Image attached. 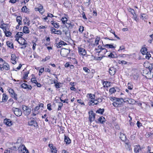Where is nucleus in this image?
Here are the masks:
<instances>
[{
  "label": "nucleus",
  "mask_w": 153,
  "mask_h": 153,
  "mask_svg": "<svg viewBox=\"0 0 153 153\" xmlns=\"http://www.w3.org/2000/svg\"><path fill=\"white\" fill-rule=\"evenodd\" d=\"M95 53L97 54L98 56L99 60L101 59L102 57L105 56L106 53L108 52V50L104 48H103L100 45H99L97 48L95 49Z\"/></svg>",
  "instance_id": "nucleus-1"
},
{
  "label": "nucleus",
  "mask_w": 153,
  "mask_h": 153,
  "mask_svg": "<svg viewBox=\"0 0 153 153\" xmlns=\"http://www.w3.org/2000/svg\"><path fill=\"white\" fill-rule=\"evenodd\" d=\"M142 48L140 50V52L143 55H145V59H149L151 56V55L150 54L149 52L148 51L147 48L145 47L146 45H144Z\"/></svg>",
  "instance_id": "nucleus-2"
},
{
  "label": "nucleus",
  "mask_w": 153,
  "mask_h": 153,
  "mask_svg": "<svg viewBox=\"0 0 153 153\" xmlns=\"http://www.w3.org/2000/svg\"><path fill=\"white\" fill-rule=\"evenodd\" d=\"M28 125L33 127L36 128H37L39 127L38 123L36 121V120L33 117L30 118L28 120Z\"/></svg>",
  "instance_id": "nucleus-3"
},
{
  "label": "nucleus",
  "mask_w": 153,
  "mask_h": 153,
  "mask_svg": "<svg viewBox=\"0 0 153 153\" xmlns=\"http://www.w3.org/2000/svg\"><path fill=\"white\" fill-rule=\"evenodd\" d=\"M10 70V65L5 61H4L3 64H0V70L1 71H6Z\"/></svg>",
  "instance_id": "nucleus-4"
},
{
  "label": "nucleus",
  "mask_w": 153,
  "mask_h": 153,
  "mask_svg": "<svg viewBox=\"0 0 153 153\" xmlns=\"http://www.w3.org/2000/svg\"><path fill=\"white\" fill-rule=\"evenodd\" d=\"M134 147V151L135 153H145L143 150L144 147H141L139 145H136Z\"/></svg>",
  "instance_id": "nucleus-5"
},
{
  "label": "nucleus",
  "mask_w": 153,
  "mask_h": 153,
  "mask_svg": "<svg viewBox=\"0 0 153 153\" xmlns=\"http://www.w3.org/2000/svg\"><path fill=\"white\" fill-rule=\"evenodd\" d=\"M7 90L10 97L13 98L14 100H17V95L15 93L13 89L8 87L7 88Z\"/></svg>",
  "instance_id": "nucleus-6"
},
{
  "label": "nucleus",
  "mask_w": 153,
  "mask_h": 153,
  "mask_svg": "<svg viewBox=\"0 0 153 153\" xmlns=\"http://www.w3.org/2000/svg\"><path fill=\"white\" fill-rule=\"evenodd\" d=\"M21 45L23 46L21 47V49H25L27 45V43L26 40L23 38H20L18 41H16Z\"/></svg>",
  "instance_id": "nucleus-7"
},
{
  "label": "nucleus",
  "mask_w": 153,
  "mask_h": 153,
  "mask_svg": "<svg viewBox=\"0 0 153 153\" xmlns=\"http://www.w3.org/2000/svg\"><path fill=\"white\" fill-rule=\"evenodd\" d=\"M89 115L88 119L90 123H91L95 120L96 114L92 110L88 112Z\"/></svg>",
  "instance_id": "nucleus-8"
},
{
  "label": "nucleus",
  "mask_w": 153,
  "mask_h": 153,
  "mask_svg": "<svg viewBox=\"0 0 153 153\" xmlns=\"http://www.w3.org/2000/svg\"><path fill=\"white\" fill-rule=\"evenodd\" d=\"M78 53L80 56H85L87 53L86 50L85 48L82 47L81 45L78 47Z\"/></svg>",
  "instance_id": "nucleus-9"
},
{
  "label": "nucleus",
  "mask_w": 153,
  "mask_h": 153,
  "mask_svg": "<svg viewBox=\"0 0 153 153\" xmlns=\"http://www.w3.org/2000/svg\"><path fill=\"white\" fill-rule=\"evenodd\" d=\"M38 7H36L34 8V10L36 11H38L41 14L43 15L45 11V9L43 8V6L41 4H38Z\"/></svg>",
  "instance_id": "nucleus-10"
},
{
  "label": "nucleus",
  "mask_w": 153,
  "mask_h": 153,
  "mask_svg": "<svg viewBox=\"0 0 153 153\" xmlns=\"http://www.w3.org/2000/svg\"><path fill=\"white\" fill-rule=\"evenodd\" d=\"M44 107V104L42 103H40L33 109L39 113L43 110Z\"/></svg>",
  "instance_id": "nucleus-11"
},
{
  "label": "nucleus",
  "mask_w": 153,
  "mask_h": 153,
  "mask_svg": "<svg viewBox=\"0 0 153 153\" xmlns=\"http://www.w3.org/2000/svg\"><path fill=\"white\" fill-rule=\"evenodd\" d=\"M70 52V49L63 48L61 50L60 54L62 56L65 57L68 56Z\"/></svg>",
  "instance_id": "nucleus-12"
},
{
  "label": "nucleus",
  "mask_w": 153,
  "mask_h": 153,
  "mask_svg": "<svg viewBox=\"0 0 153 153\" xmlns=\"http://www.w3.org/2000/svg\"><path fill=\"white\" fill-rule=\"evenodd\" d=\"M22 108L23 112L25 115L28 116L30 114L31 110L29 107L26 105H22Z\"/></svg>",
  "instance_id": "nucleus-13"
},
{
  "label": "nucleus",
  "mask_w": 153,
  "mask_h": 153,
  "mask_svg": "<svg viewBox=\"0 0 153 153\" xmlns=\"http://www.w3.org/2000/svg\"><path fill=\"white\" fill-rule=\"evenodd\" d=\"M128 10L131 13L132 15H133L132 18L134 20L136 21H138V18L137 15L136 14L134 10L133 9L129 8L128 9Z\"/></svg>",
  "instance_id": "nucleus-14"
},
{
  "label": "nucleus",
  "mask_w": 153,
  "mask_h": 153,
  "mask_svg": "<svg viewBox=\"0 0 153 153\" xmlns=\"http://www.w3.org/2000/svg\"><path fill=\"white\" fill-rule=\"evenodd\" d=\"M50 31L51 34H56L61 35L62 34V32L61 30L56 29L54 27L51 28Z\"/></svg>",
  "instance_id": "nucleus-15"
},
{
  "label": "nucleus",
  "mask_w": 153,
  "mask_h": 153,
  "mask_svg": "<svg viewBox=\"0 0 153 153\" xmlns=\"http://www.w3.org/2000/svg\"><path fill=\"white\" fill-rule=\"evenodd\" d=\"M12 111L17 116L19 117L22 115V111L19 108L13 107L12 108Z\"/></svg>",
  "instance_id": "nucleus-16"
},
{
  "label": "nucleus",
  "mask_w": 153,
  "mask_h": 153,
  "mask_svg": "<svg viewBox=\"0 0 153 153\" xmlns=\"http://www.w3.org/2000/svg\"><path fill=\"white\" fill-rule=\"evenodd\" d=\"M121 99L117 98L116 101L112 103L113 105L115 107H120L122 104V102L121 101Z\"/></svg>",
  "instance_id": "nucleus-17"
},
{
  "label": "nucleus",
  "mask_w": 153,
  "mask_h": 153,
  "mask_svg": "<svg viewBox=\"0 0 153 153\" xmlns=\"http://www.w3.org/2000/svg\"><path fill=\"white\" fill-rule=\"evenodd\" d=\"M11 62L13 64H16L17 63V61L18 59V57H17L15 54L13 53L11 55Z\"/></svg>",
  "instance_id": "nucleus-18"
},
{
  "label": "nucleus",
  "mask_w": 153,
  "mask_h": 153,
  "mask_svg": "<svg viewBox=\"0 0 153 153\" xmlns=\"http://www.w3.org/2000/svg\"><path fill=\"white\" fill-rule=\"evenodd\" d=\"M48 146L50 148L51 153H57L58 150L56 147L53 144L49 143Z\"/></svg>",
  "instance_id": "nucleus-19"
},
{
  "label": "nucleus",
  "mask_w": 153,
  "mask_h": 153,
  "mask_svg": "<svg viewBox=\"0 0 153 153\" xmlns=\"http://www.w3.org/2000/svg\"><path fill=\"white\" fill-rule=\"evenodd\" d=\"M101 82L103 85V87L105 88H108L111 85V82L105 81L103 80H102Z\"/></svg>",
  "instance_id": "nucleus-20"
},
{
  "label": "nucleus",
  "mask_w": 153,
  "mask_h": 153,
  "mask_svg": "<svg viewBox=\"0 0 153 153\" xmlns=\"http://www.w3.org/2000/svg\"><path fill=\"white\" fill-rule=\"evenodd\" d=\"M22 79L23 80H27L28 78V75L29 74V71H25L24 70L22 71Z\"/></svg>",
  "instance_id": "nucleus-21"
},
{
  "label": "nucleus",
  "mask_w": 153,
  "mask_h": 153,
  "mask_svg": "<svg viewBox=\"0 0 153 153\" xmlns=\"http://www.w3.org/2000/svg\"><path fill=\"white\" fill-rule=\"evenodd\" d=\"M105 118L102 116H101L97 120H95L96 123H100L101 124L104 123L105 121Z\"/></svg>",
  "instance_id": "nucleus-22"
},
{
  "label": "nucleus",
  "mask_w": 153,
  "mask_h": 153,
  "mask_svg": "<svg viewBox=\"0 0 153 153\" xmlns=\"http://www.w3.org/2000/svg\"><path fill=\"white\" fill-rule=\"evenodd\" d=\"M21 87L25 89L31 90L32 87L31 85H29L25 83H23L22 84Z\"/></svg>",
  "instance_id": "nucleus-23"
},
{
  "label": "nucleus",
  "mask_w": 153,
  "mask_h": 153,
  "mask_svg": "<svg viewBox=\"0 0 153 153\" xmlns=\"http://www.w3.org/2000/svg\"><path fill=\"white\" fill-rule=\"evenodd\" d=\"M52 20L51 21V23L55 28L58 29L60 27L59 24L54 21V19H52Z\"/></svg>",
  "instance_id": "nucleus-24"
},
{
  "label": "nucleus",
  "mask_w": 153,
  "mask_h": 153,
  "mask_svg": "<svg viewBox=\"0 0 153 153\" xmlns=\"http://www.w3.org/2000/svg\"><path fill=\"white\" fill-rule=\"evenodd\" d=\"M16 21L18 23V25L16 26V28L19 26L22 25V18L21 16H17L16 17Z\"/></svg>",
  "instance_id": "nucleus-25"
},
{
  "label": "nucleus",
  "mask_w": 153,
  "mask_h": 153,
  "mask_svg": "<svg viewBox=\"0 0 153 153\" xmlns=\"http://www.w3.org/2000/svg\"><path fill=\"white\" fill-rule=\"evenodd\" d=\"M31 78L30 79V81L33 84H35L37 82V78L34 74H32L31 75Z\"/></svg>",
  "instance_id": "nucleus-26"
},
{
  "label": "nucleus",
  "mask_w": 153,
  "mask_h": 153,
  "mask_svg": "<svg viewBox=\"0 0 153 153\" xmlns=\"http://www.w3.org/2000/svg\"><path fill=\"white\" fill-rule=\"evenodd\" d=\"M23 33L22 32H18L14 36L16 41H18L20 38H22V36L23 35Z\"/></svg>",
  "instance_id": "nucleus-27"
},
{
  "label": "nucleus",
  "mask_w": 153,
  "mask_h": 153,
  "mask_svg": "<svg viewBox=\"0 0 153 153\" xmlns=\"http://www.w3.org/2000/svg\"><path fill=\"white\" fill-rule=\"evenodd\" d=\"M100 40V36H97L95 38L94 42L93 44V47L97 46L99 45V42Z\"/></svg>",
  "instance_id": "nucleus-28"
},
{
  "label": "nucleus",
  "mask_w": 153,
  "mask_h": 153,
  "mask_svg": "<svg viewBox=\"0 0 153 153\" xmlns=\"http://www.w3.org/2000/svg\"><path fill=\"white\" fill-rule=\"evenodd\" d=\"M64 15L65 17H62L61 19L62 23L63 25H65L67 24V22L68 21V19L66 17H68V15L66 14H64Z\"/></svg>",
  "instance_id": "nucleus-29"
},
{
  "label": "nucleus",
  "mask_w": 153,
  "mask_h": 153,
  "mask_svg": "<svg viewBox=\"0 0 153 153\" xmlns=\"http://www.w3.org/2000/svg\"><path fill=\"white\" fill-rule=\"evenodd\" d=\"M53 83L54 84V86L56 89H58L61 87V86L60 85L61 83L60 82H58L57 80H55L53 81V82L51 83V84H52Z\"/></svg>",
  "instance_id": "nucleus-30"
},
{
  "label": "nucleus",
  "mask_w": 153,
  "mask_h": 153,
  "mask_svg": "<svg viewBox=\"0 0 153 153\" xmlns=\"http://www.w3.org/2000/svg\"><path fill=\"white\" fill-rule=\"evenodd\" d=\"M19 148L21 149V151L23 153H29L28 150L25 147V145L23 144L20 146Z\"/></svg>",
  "instance_id": "nucleus-31"
},
{
  "label": "nucleus",
  "mask_w": 153,
  "mask_h": 153,
  "mask_svg": "<svg viewBox=\"0 0 153 153\" xmlns=\"http://www.w3.org/2000/svg\"><path fill=\"white\" fill-rule=\"evenodd\" d=\"M0 27L2 29L4 32L9 30L8 25L5 23H3L1 25Z\"/></svg>",
  "instance_id": "nucleus-32"
},
{
  "label": "nucleus",
  "mask_w": 153,
  "mask_h": 153,
  "mask_svg": "<svg viewBox=\"0 0 153 153\" xmlns=\"http://www.w3.org/2000/svg\"><path fill=\"white\" fill-rule=\"evenodd\" d=\"M4 122L6 125L8 126H10L12 125V122L9 119H5L4 120Z\"/></svg>",
  "instance_id": "nucleus-33"
},
{
  "label": "nucleus",
  "mask_w": 153,
  "mask_h": 153,
  "mask_svg": "<svg viewBox=\"0 0 153 153\" xmlns=\"http://www.w3.org/2000/svg\"><path fill=\"white\" fill-rule=\"evenodd\" d=\"M99 102V101L97 100H91L89 101L88 105L89 106L91 105H97Z\"/></svg>",
  "instance_id": "nucleus-34"
},
{
  "label": "nucleus",
  "mask_w": 153,
  "mask_h": 153,
  "mask_svg": "<svg viewBox=\"0 0 153 153\" xmlns=\"http://www.w3.org/2000/svg\"><path fill=\"white\" fill-rule=\"evenodd\" d=\"M23 22L25 26H29L30 25V20L29 18L25 17L23 19Z\"/></svg>",
  "instance_id": "nucleus-35"
},
{
  "label": "nucleus",
  "mask_w": 153,
  "mask_h": 153,
  "mask_svg": "<svg viewBox=\"0 0 153 153\" xmlns=\"http://www.w3.org/2000/svg\"><path fill=\"white\" fill-rule=\"evenodd\" d=\"M64 142L66 144H69L71 143V140L69 138V137L66 135L65 134H64Z\"/></svg>",
  "instance_id": "nucleus-36"
},
{
  "label": "nucleus",
  "mask_w": 153,
  "mask_h": 153,
  "mask_svg": "<svg viewBox=\"0 0 153 153\" xmlns=\"http://www.w3.org/2000/svg\"><path fill=\"white\" fill-rule=\"evenodd\" d=\"M8 96L7 94L6 93H3L2 94V102H6L8 100Z\"/></svg>",
  "instance_id": "nucleus-37"
},
{
  "label": "nucleus",
  "mask_w": 153,
  "mask_h": 153,
  "mask_svg": "<svg viewBox=\"0 0 153 153\" xmlns=\"http://www.w3.org/2000/svg\"><path fill=\"white\" fill-rule=\"evenodd\" d=\"M27 26H25L23 27L22 29V32L23 33L25 34H28L29 33L30 31L28 27Z\"/></svg>",
  "instance_id": "nucleus-38"
},
{
  "label": "nucleus",
  "mask_w": 153,
  "mask_h": 153,
  "mask_svg": "<svg viewBox=\"0 0 153 153\" xmlns=\"http://www.w3.org/2000/svg\"><path fill=\"white\" fill-rule=\"evenodd\" d=\"M116 71V69L113 67L110 68L109 71V74L111 76L114 75L115 74Z\"/></svg>",
  "instance_id": "nucleus-39"
},
{
  "label": "nucleus",
  "mask_w": 153,
  "mask_h": 153,
  "mask_svg": "<svg viewBox=\"0 0 153 153\" xmlns=\"http://www.w3.org/2000/svg\"><path fill=\"white\" fill-rule=\"evenodd\" d=\"M103 47L107 48L115 49L116 47L114 45V44H107L103 45Z\"/></svg>",
  "instance_id": "nucleus-40"
},
{
  "label": "nucleus",
  "mask_w": 153,
  "mask_h": 153,
  "mask_svg": "<svg viewBox=\"0 0 153 153\" xmlns=\"http://www.w3.org/2000/svg\"><path fill=\"white\" fill-rule=\"evenodd\" d=\"M21 11L22 12L25 13H28L30 12L29 9L26 6L23 7L21 9Z\"/></svg>",
  "instance_id": "nucleus-41"
},
{
  "label": "nucleus",
  "mask_w": 153,
  "mask_h": 153,
  "mask_svg": "<svg viewBox=\"0 0 153 153\" xmlns=\"http://www.w3.org/2000/svg\"><path fill=\"white\" fill-rule=\"evenodd\" d=\"M148 16L145 13H141L140 14V18L141 19L145 20L148 19Z\"/></svg>",
  "instance_id": "nucleus-42"
},
{
  "label": "nucleus",
  "mask_w": 153,
  "mask_h": 153,
  "mask_svg": "<svg viewBox=\"0 0 153 153\" xmlns=\"http://www.w3.org/2000/svg\"><path fill=\"white\" fill-rule=\"evenodd\" d=\"M67 44L63 41H61L57 44L56 46L58 48H61L62 45H65Z\"/></svg>",
  "instance_id": "nucleus-43"
},
{
  "label": "nucleus",
  "mask_w": 153,
  "mask_h": 153,
  "mask_svg": "<svg viewBox=\"0 0 153 153\" xmlns=\"http://www.w3.org/2000/svg\"><path fill=\"white\" fill-rule=\"evenodd\" d=\"M6 44L7 46L10 49H14L13 44L12 42L10 41H7Z\"/></svg>",
  "instance_id": "nucleus-44"
},
{
  "label": "nucleus",
  "mask_w": 153,
  "mask_h": 153,
  "mask_svg": "<svg viewBox=\"0 0 153 153\" xmlns=\"http://www.w3.org/2000/svg\"><path fill=\"white\" fill-rule=\"evenodd\" d=\"M115 87H113L111 88L109 90V94H115L116 92V89Z\"/></svg>",
  "instance_id": "nucleus-45"
},
{
  "label": "nucleus",
  "mask_w": 153,
  "mask_h": 153,
  "mask_svg": "<svg viewBox=\"0 0 153 153\" xmlns=\"http://www.w3.org/2000/svg\"><path fill=\"white\" fill-rule=\"evenodd\" d=\"M119 56L121 57H126L128 59H130V56H131V54H120L119 55Z\"/></svg>",
  "instance_id": "nucleus-46"
},
{
  "label": "nucleus",
  "mask_w": 153,
  "mask_h": 153,
  "mask_svg": "<svg viewBox=\"0 0 153 153\" xmlns=\"http://www.w3.org/2000/svg\"><path fill=\"white\" fill-rule=\"evenodd\" d=\"M87 96L91 100H95V95L94 94L88 93L87 94Z\"/></svg>",
  "instance_id": "nucleus-47"
},
{
  "label": "nucleus",
  "mask_w": 153,
  "mask_h": 153,
  "mask_svg": "<svg viewBox=\"0 0 153 153\" xmlns=\"http://www.w3.org/2000/svg\"><path fill=\"white\" fill-rule=\"evenodd\" d=\"M128 88V89L131 90L133 88V85L132 82H128L127 84Z\"/></svg>",
  "instance_id": "nucleus-48"
},
{
  "label": "nucleus",
  "mask_w": 153,
  "mask_h": 153,
  "mask_svg": "<svg viewBox=\"0 0 153 153\" xmlns=\"http://www.w3.org/2000/svg\"><path fill=\"white\" fill-rule=\"evenodd\" d=\"M104 111V108L101 109L100 108L96 111V113L100 114L101 115L102 114Z\"/></svg>",
  "instance_id": "nucleus-49"
},
{
  "label": "nucleus",
  "mask_w": 153,
  "mask_h": 153,
  "mask_svg": "<svg viewBox=\"0 0 153 153\" xmlns=\"http://www.w3.org/2000/svg\"><path fill=\"white\" fill-rule=\"evenodd\" d=\"M4 33H5V36L7 37L10 36L12 34L11 32L8 30L4 32Z\"/></svg>",
  "instance_id": "nucleus-50"
},
{
  "label": "nucleus",
  "mask_w": 153,
  "mask_h": 153,
  "mask_svg": "<svg viewBox=\"0 0 153 153\" xmlns=\"http://www.w3.org/2000/svg\"><path fill=\"white\" fill-rule=\"evenodd\" d=\"M65 127L61 126L59 127V132L60 133H63L65 132V130H64Z\"/></svg>",
  "instance_id": "nucleus-51"
},
{
  "label": "nucleus",
  "mask_w": 153,
  "mask_h": 153,
  "mask_svg": "<svg viewBox=\"0 0 153 153\" xmlns=\"http://www.w3.org/2000/svg\"><path fill=\"white\" fill-rule=\"evenodd\" d=\"M110 32L111 33H112L113 34H114V36L116 38H117V39H120V38L118 36H117V35L115 33V32L112 29H111L110 30Z\"/></svg>",
  "instance_id": "nucleus-52"
},
{
  "label": "nucleus",
  "mask_w": 153,
  "mask_h": 153,
  "mask_svg": "<svg viewBox=\"0 0 153 153\" xmlns=\"http://www.w3.org/2000/svg\"><path fill=\"white\" fill-rule=\"evenodd\" d=\"M120 137L121 140L122 141H123L124 140L126 137L125 134H123L121 133Z\"/></svg>",
  "instance_id": "nucleus-53"
},
{
  "label": "nucleus",
  "mask_w": 153,
  "mask_h": 153,
  "mask_svg": "<svg viewBox=\"0 0 153 153\" xmlns=\"http://www.w3.org/2000/svg\"><path fill=\"white\" fill-rule=\"evenodd\" d=\"M117 62L119 64H121L122 65H126L127 64V62L124 60L120 61V60H118Z\"/></svg>",
  "instance_id": "nucleus-54"
},
{
  "label": "nucleus",
  "mask_w": 153,
  "mask_h": 153,
  "mask_svg": "<svg viewBox=\"0 0 153 153\" xmlns=\"http://www.w3.org/2000/svg\"><path fill=\"white\" fill-rule=\"evenodd\" d=\"M50 56H46L45 58L42 59V62H45L47 60H48L50 59Z\"/></svg>",
  "instance_id": "nucleus-55"
},
{
  "label": "nucleus",
  "mask_w": 153,
  "mask_h": 153,
  "mask_svg": "<svg viewBox=\"0 0 153 153\" xmlns=\"http://www.w3.org/2000/svg\"><path fill=\"white\" fill-rule=\"evenodd\" d=\"M83 70L86 73H89L90 70L87 67H84L83 68Z\"/></svg>",
  "instance_id": "nucleus-56"
},
{
  "label": "nucleus",
  "mask_w": 153,
  "mask_h": 153,
  "mask_svg": "<svg viewBox=\"0 0 153 153\" xmlns=\"http://www.w3.org/2000/svg\"><path fill=\"white\" fill-rule=\"evenodd\" d=\"M125 146L126 149H128L130 150V149L131 146L130 143L128 142L125 143Z\"/></svg>",
  "instance_id": "nucleus-57"
},
{
  "label": "nucleus",
  "mask_w": 153,
  "mask_h": 153,
  "mask_svg": "<svg viewBox=\"0 0 153 153\" xmlns=\"http://www.w3.org/2000/svg\"><path fill=\"white\" fill-rule=\"evenodd\" d=\"M84 30V27L82 26H80L79 28V32L82 33Z\"/></svg>",
  "instance_id": "nucleus-58"
},
{
  "label": "nucleus",
  "mask_w": 153,
  "mask_h": 153,
  "mask_svg": "<svg viewBox=\"0 0 153 153\" xmlns=\"http://www.w3.org/2000/svg\"><path fill=\"white\" fill-rule=\"evenodd\" d=\"M77 102L78 103L80 104H81L82 105H85V103L83 102V101L81 99L77 100Z\"/></svg>",
  "instance_id": "nucleus-59"
},
{
  "label": "nucleus",
  "mask_w": 153,
  "mask_h": 153,
  "mask_svg": "<svg viewBox=\"0 0 153 153\" xmlns=\"http://www.w3.org/2000/svg\"><path fill=\"white\" fill-rule=\"evenodd\" d=\"M150 66H149L148 67H146V68H148L149 70V71L151 72L153 68V66L152 64H150Z\"/></svg>",
  "instance_id": "nucleus-60"
},
{
  "label": "nucleus",
  "mask_w": 153,
  "mask_h": 153,
  "mask_svg": "<svg viewBox=\"0 0 153 153\" xmlns=\"http://www.w3.org/2000/svg\"><path fill=\"white\" fill-rule=\"evenodd\" d=\"M72 60H73V64L74 65H78V62L77 60H76L75 58H74L72 59Z\"/></svg>",
  "instance_id": "nucleus-61"
},
{
  "label": "nucleus",
  "mask_w": 153,
  "mask_h": 153,
  "mask_svg": "<svg viewBox=\"0 0 153 153\" xmlns=\"http://www.w3.org/2000/svg\"><path fill=\"white\" fill-rule=\"evenodd\" d=\"M20 0H10L9 1V3L12 4H15L16 2H19Z\"/></svg>",
  "instance_id": "nucleus-62"
},
{
  "label": "nucleus",
  "mask_w": 153,
  "mask_h": 153,
  "mask_svg": "<svg viewBox=\"0 0 153 153\" xmlns=\"http://www.w3.org/2000/svg\"><path fill=\"white\" fill-rule=\"evenodd\" d=\"M147 150L146 152H145V153H149L150 152L151 150V147L149 146L147 147Z\"/></svg>",
  "instance_id": "nucleus-63"
},
{
  "label": "nucleus",
  "mask_w": 153,
  "mask_h": 153,
  "mask_svg": "<svg viewBox=\"0 0 153 153\" xmlns=\"http://www.w3.org/2000/svg\"><path fill=\"white\" fill-rule=\"evenodd\" d=\"M126 49L125 47L124 46L122 45L121 46H120V48L118 50V51H122V50H124Z\"/></svg>",
  "instance_id": "nucleus-64"
}]
</instances>
